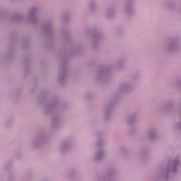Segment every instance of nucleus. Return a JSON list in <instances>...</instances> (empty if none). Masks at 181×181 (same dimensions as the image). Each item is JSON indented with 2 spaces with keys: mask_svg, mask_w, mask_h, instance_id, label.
Here are the masks:
<instances>
[{
  "mask_svg": "<svg viewBox=\"0 0 181 181\" xmlns=\"http://www.w3.org/2000/svg\"><path fill=\"white\" fill-rule=\"evenodd\" d=\"M130 87L128 85H122L120 87V90L121 91H128V90H129Z\"/></svg>",
  "mask_w": 181,
  "mask_h": 181,
  "instance_id": "3",
  "label": "nucleus"
},
{
  "mask_svg": "<svg viewBox=\"0 0 181 181\" xmlns=\"http://www.w3.org/2000/svg\"><path fill=\"white\" fill-rule=\"evenodd\" d=\"M66 77V75H60L59 77V83H62L63 80H64V78Z\"/></svg>",
  "mask_w": 181,
  "mask_h": 181,
  "instance_id": "7",
  "label": "nucleus"
},
{
  "mask_svg": "<svg viewBox=\"0 0 181 181\" xmlns=\"http://www.w3.org/2000/svg\"><path fill=\"white\" fill-rule=\"evenodd\" d=\"M134 121H135V117L134 116H130L127 119V122H129V123L132 122Z\"/></svg>",
  "mask_w": 181,
  "mask_h": 181,
  "instance_id": "5",
  "label": "nucleus"
},
{
  "mask_svg": "<svg viewBox=\"0 0 181 181\" xmlns=\"http://www.w3.org/2000/svg\"><path fill=\"white\" fill-rule=\"evenodd\" d=\"M153 136H155V132H150L148 134V137L150 140H152L153 139Z\"/></svg>",
  "mask_w": 181,
  "mask_h": 181,
  "instance_id": "4",
  "label": "nucleus"
},
{
  "mask_svg": "<svg viewBox=\"0 0 181 181\" xmlns=\"http://www.w3.org/2000/svg\"><path fill=\"white\" fill-rule=\"evenodd\" d=\"M126 10L128 11V7L126 8Z\"/></svg>",
  "mask_w": 181,
  "mask_h": 181,
  "instance_id": "9",
  "label": "nucleus"
},
{
  "mask_svg": "<svg viewBox=\"0 0 181 181\" xmlns=\"http://www.w3.org/2000/svg\"><path fill=\"white\" fill-rule=\"evenodd\" d=\"M177 165H179V160H175L173 161V165L172 168L173 172H176V169H177Z\"/></svg>",
  "mask_w": 181,
  "mask_h": 181,
  "instance_id": "2",
  "label": "nucleus"
},
{
  "mask_svg": "<svg viewBox=\"0 0 181 181\" xmlns=\"http://www.w3.org/2000/svg\"><path fill=\"white\" fill-rule=\"evenodd\" d=\"M105 114H107V110H105Z\"/></svg>",
  "mask_w": 181,
  "mask_h": 181,
  "instance_id": "8",
  "label": "nucleus"
},
{
  "mask_svg": "<svg viewBox=\"0 0 181 181\" xmlns=\"http://www.w3.org/2000/svg\"><path fill=\"white\" fill-rule=\"evenodd\" d=\"M104 156V153L103 151H99L98 153L95 156V160H100V159H102V158Z\"/></svg>",
  "mask_w": 181,
  "mask_h": 181,
  "instance_id": "1",
  "label": "nucleus"
},
{
  "mask_svg": "<svg viewBox=\"0 0 181 181\" xmlns=\"http://www.w3.org/2000/svg\"><path fill=\"white\" fill-rule=\"evenodd\" d=\"M49 32H52V26L49 25V24H47V35L49 34Z\"/></svg>",
  "mask_w": 181,
  "mask_h": 181,
  "instance_id": "6",
  "label": "nucleus"
}]
</instances>
